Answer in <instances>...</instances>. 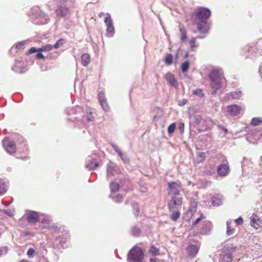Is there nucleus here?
I'll use <instances>...</instances> for the list:
<instances>
[{"mask_svg": "<svg viewBox=\"0 0 262 262\" xmlns=\"http://www.w3.org/2000/svg\"><path fill=\"white\" fill-rule=\"evenodd\" d=\"M211 16L210 10L205 7H198L191 14V21L193 25L197 27L198 30L201 34L207 33L209 26L207 20Z\"/></svg>", "mask_w": 262, "mask_h": 262, "instance_id": "nucleus-1", "label": "nucleus"}, {"mask_svg": "<svg viewBox=\"0 0 262 262\" xmlns=\"http://www.w3.org/2000/svg\"><path fill=\"white\" fill-rule=\"evenodd\" d=\"M182 204V197H171L170 200L168 201L167 206L169 211L171 212L170 218L172 221L176 222L180 218Z\"/></svg>", "mask_w": 262, "mask_h": 262, "instance_id": "nucleus-2", "label": "nucleus"}, {"mask_svg": "<svg viewBox=\"0 0 262 262\" xmlns=\"http://www.w3.org/2000/svg\"><path fill=\"white\" fill-rule=\"evenodd\" d=\"M144 257L143 251L136 246L130 250L127 255L128 259L134 262H142Z\"/></svg>", "mask_w": 262, "mask_h": 262, "instance_id": "nucleus-3", "label": "nucleus"}, {"mask_svg": "<svg viewBox=\"0 0 262 262\" xmlns=\"http://www.w3.org/2000/svg\"><path fill=\"white\" fill-rule=\"evenodd\" d=\"M181 189L182 183L180 181L170 182L167 183L168 194L171 197L179 195Z\"/></svg>", "mask_w": 262, "mask_h": 262, "instance_id": "nucleus-4", "label": "nucleus"}, {"mask_svg": "<svg viewBox=\"0 0 262 262\" xmlns=\"http://www.w3.org/2000/svg\"><path fill=\"white\" fill-rule=\"evenodd\" d=\"M234 247H224L219 255L220 262H231L233 260L232 253L235 251Z\"/></svg>", "mask_w": 262, "mask_h": 262, "instance_id": "nucleus-5", "label": "nucleus"}, {"mask_svg": "<svg viewBox=\"0 0 262 262\" xmlns=\"http://www.w3.org/2000/svg\"><path fill=\"white\" fill-rule=\"evenodd\" d=\"M3 145L8 153L12 154L16 152V148L15 143L13 140H11L10 138H5L3 140Z\"/></svg>", "mask_w": 262, "mask_h": 262, "instance_id": "nucleus-6", "label": "nucleus"}, {"mask_svg": "<svg viewBox=\"0 0 262 262\" xmlns=\"http://www.w3.org/2000/svg\"><path fill=\"white\" fill-rule=\"evenodd\" d=\"M98 96L99 101L103 110L106 112L108 111L110 109V107L105 98L104 93L100 92Z\"/></svg>", "mask_w": 262, "mask_h": 262, "instance_id": "nucleus-7", "label": "nucleus"}, {"mask_svg": "<svg viewBox=\"0 0 262 262\" xmlns=\"http://www.w3.org/2000/svg\"><path fill=\"white\" fill-rule=\"evenodd\" d=\"M230 171L229 166L226 164L219 165L217 167V172L219 176L225 177L227 176Z\"/></svg>", "mask_w": 262, "mask_h": 262, "instance_id": "nucleus-8", "label": "nucleus"}, {"mask_svg": "<svg viewBox=\"0 0 262 262\" xmlns=\"http://www.w3.org/2000/svg\"><path fill=\"white\" fill-rule=\"evenodd\" d=\"M228 113L233 116H235L240 114L242 108L236 104L228 105L227 107Z\"/></svg>", "mask_w": 262, "mask_h": 262, "instance_id": "nucleus-9", "label": "nucleus"}, {"mask_svg": "<svg viewBox=\"0 0 262 262\" xmlns=\"http://www.w3.org/2000/svg\"><path fill=\"white\" fill-rule=\"evenodd\" d=\"M199 249V247L196 245L190 244L187 246L186 250L189 256L191 257H194L198 253Z\"/></svg>", "mask_w": 262, "mask_h": 262, "instance_id": "nucleus-10", "label": "nucleus"}, {"mask_svg": "<svg viewBox=\"0 0 262 262\" xmlns=\"http://www.w3.org/2000/svg\"><path fill=\"white\" fill-rule=\"evenodd\" d=\"M165 79L167 83L173 87H176L178 85V81L176 79L173 74L170 72L166 74L165 76Z\"/></svg>", "mask_w": 262, "mask_h": 262, "instance_id": "nucleus-11", "label": "nucleus"}, {"mask_svg": "<svg viewBox=\"0 0 262 262\" xmlns=\"http://www.w3.org/2000/svg\"><path fill=\"white\" fill-rule=\"evenodd\" d=\"M37 52V54L36 55V57L37 59H44L45 57L43 55L42 53V51H40L39 49H37L35 47H31L28 51L26 52V55H29L30 54H31L32 53Z\"/></svg>", "mask_w": 262, "mask_h": 262, "instance_id": "nucleus-12", "label": "nucleus"}, {"mask_svg": "<svg viewBox=\"0 0 262 262\" xmlns=\"http://www.w3.org/2000/svg\"><path fill=\"white\" fill-rule=\"evenodd\" d=\"M261 224V221L256 215L253 214L251 217V225L255 229H258Z\"/></svg>", "mask_w": 262, "mask_h": 262, "instance_id": "nucleus-13", "label": "nucleus"}, {"mask_svg": "<svg viewBox=\"0 0 262 262\" xmlns=\"http://www.w3.org/2000/svg\"><path fill=\"white\" fill-rule=\"evenodd\" d=\"M38 219L39 215L35 211H31L27 214V220L29 223H35Z\"/></svg>", "mask_w": 262, "mask_h": 262, "instance_id": "nucleus-14", "label": "nucleus"}, {"mask_svg": "<svg viewBox=\"0 0 262 262\" xmlns=\"http://www.w3.org/2000/svg\"><path fill=\"white\" fill-rule=\"evenodd\" d=\"M68 12V9L65 6H61L56 10L57 16L62 17L65 16Z\"/></svg>", "mask_w": 262, "mask_h": 262, "instance_id": "nucleus-15", "label": "nucleus"}, {"mask_svg": "<svg viewBox=\"0 0 262 262\" xmlns=\"http://www.w3.org/2000/svg\"><path fill=\"white\" fill-rule=\"evenodd\" d=\"M211 86L212 89H213V91L212 92V94H215L216 93V91L221 89L222 88V83L221 80H215L213 81H211Z\"/></svg>", "mask_w": 262, "mask_h": 262, "instance_id": "nucleus-16", "label": "nucleus"}, {"mask_svg": "<svg viewBox=\"0 0 262 262\" xmlns=\"http://www.w3.org/2000/svg\"><path fill=\"white\" fill-rule=\"evenodd\" d=\"M209 78L211 81L221 80L220 72L217 70H213L209 74Z\"/></svg>", "mask_w": 262, "mask_h": 262, "instance_id": "nucleus-17", "label": "nucleus"}, {"mask_svg": "<svg viewBox=\"0 0 262 262\" xmlns=\"http://www.w3.org/2000/svg\"><path fill=\"white\" fill-rule=\"evenodd\" d=\"M203 37H196L191 38L189 41L190 48L191 51H195V49L198 47V45L196 43V40L197 38H203Z\"/></svg>", "mask_w": 262, "mask_h": 262, "instance_id": "nucleus-18", "label": "nucleus"}, {"mask_svg": "<svg viewBox=\"0 0 262 262\" xmlns=\"http://www.w3.org/2000/svg\"><path fill=\"white\" fill-rule=\"evenodd\" d=\"M81 61L83 66H87L90 62V55L87 53H83L81 56Z\"/></svg>", "mask_w": 262, "mask_h": 262, "instance_id": "nucleus-19", "label": "nucleus"}, {"mask_svg": "<svg viewBox=\"0 0 262 262\" xmlns=\"http://www.w3.org/2000/svg\"><path fill=\"white\" fill-rule=\"evenodd\" d=\"M99 166V163L96 160H92L89 164L86 165V168L90 170L96 169Z\"/></svg>", "mask_w": 262, "mask_h": 262, "instance_id": "nucleus-20", "label": "nucleus"}, {"mask_svg": "<svg viewBox=\"0 0 262 262\" xmlns=\"http://www.w3.org/2000/svg\"><path fill=\"white\" fill-rule=\"evenodd\" d=\"M148 253L151 254L153 256L160 255V252L159 248H157L155 245L151 246L148 250Z\"/></svg>", "mask_w": 262, "mask_h": 262, "instance_id": "nucleus-21", "label": "nucleus"}, {"mask_svg": "<svg viewBox=\"0 0 262 262\" xmlns=\"http://www.w3.org/2000/svg\"><path fill=\"white\" fill-rule=\"evenodd\" d=\"M110 188L112 192H117L119 190L120 185L116 182H112L110 184Z\"/></svg>", "mask_w": 262, "mask_h": 262, "instance_id": "nucleus-22", "label": "nucleus"}, {"mask_svg": "<svg viewBox=\"0 0 262 262\" xmlns=\"http://www.w3.org/2000/svg\"><path fill=\"white\" fill-rule=\"evenodd\" d=\"M179 30L181 34V40L183 41H185L187 38L186 30L185 28L183 26H180Z\"/></svg>", "mask_w": 262, "mask_h": 262, "instance_id": "nucleus-23", "label": "nucleus"}, {"mask_svg": "<svg viewBox=\"0 0 262 262\" xmlns=\"http://www.w3.org/2000/svg\"><path fill=\"white\" fill-rule=\"evenodd\" d=\"M115 174V168L111 165H107L106 167V175L108 178Z\"/></svg>", "mask_w": 262, "mask_h": 262, "instance_id": "nucleus-24", "label": "nucleus"}, {"mask_svg": "<svg viewBox=\"0 0 262 262\" xmlns=\"http://www.w3.org/2000/svg\"><path fill=\"white\" fill-rule=\"evenodd\" d=\"M212 204L213 206H218L222 204V199L219 196H213L212 198Z\"/></svg>", "mask_w": 262, "mask_h": 262, "instance_id": "nucleus-25", "label": "nucleus"}, {"mask_svg": "<svg viewBox=\"0 0 262 262\" xmlns=\"http://www.w3.org/2000/svg\"><path fill=\"white\" fill-rule=\"evenodd\" d=\"M173 56L171 54H167L165 58L164 62L166 65L169 66L172 63Z\"/></svg>", "mask_w": 262, "mask_h": 262, "instance_id": "nucleus-26", "label": "nucleus"}, {"mask_svg": "<svg viewBox=\"0 0 262 262\" xmlns=\"http://www.w3.org/2000/svg\"><path fill=\"white\" fill-rule=\"evenodd\" d=\"M227 224V231L226 233L228 235H232L234 232V229L230 226L231 222L228 221L226 222Z\"/></svg>", "mask_w": 262, "mask_h": 262, "instance_id": "nucleus-27", "label": "nucleus"}, {"mask_svg": "<svg viewBox=\"0 0 262 262\" xmlns=\"http://www.w3.org/2000/svg\"><path fill=\"white\" fill-rule=\"evenodd\" d=\"M190 63L188 60L185 61L181 64V70L183 73L187 72L189 68Z\"/></svg>", "mask_w": 262, "mask_h": 262, "instance_id": "nucleus-28", "label": "nucleus"}, {"mask_svg": "<svg viewBox=\"0 0 262 262\" xmlns=\"http://www.w3.org/2000/svg\"><path fill=\"white\" fill-rule=\"evenodd\" d=\"M262 123V118L255 117L251 120V124L253 126H257Z\"/></svg>", "mask_w": 262, "mask_h": 262, "instance_id": "nucleus-29", "label": "nucleus"}, {"mask_svg": "<svg viewBox=\"0 0 262 262\" xmlns=\"http://www.w3.org/2000/svg\"><path fill=\"white\" fill-rule=\"evenodd\" d=\"M206 219V216L203 214H201L200 216L196 219L193 223H192L191 227L194 228L201 221Z\"/></svg>", "mask_w": 262, "mask_h": 262, "instance_id": "nucleus-30", "label": "nucleus"}, {"mask_svg": "<svg viewBox=\"0 0 262 262\" xmlns=\"http://www.w3.org/2000/svg\"><path fill=\"white\" fill-rule=\"evenodd\" d=\"M65 40L64 39L61 38L56 41V42L53 46L55 49H58L62 46L65 43Z\"/></svg>", "mask_w": 262, "mask_h": 262, "instance_id": "nucleus-31", "label": "nucleus"}, {"mask_svg": "<svg viewBox=\"0 0 262 262\" xmlns=\"http://www.w3.org/2000/svg\"><path fill=\"white\" fill-rule=\"evenodd\" d=\"M53 48V47L51 45H47L39 49H40V51H42L43 52L50 51L52 50Z\"/></svg>", "mask_w": 262, "mask_h": 262, "instance_id": "nucleus-32", "label": "nucleus"}, {"mask_svg": "<svg viewBox=\"0 0 262 262\" xmlns=\"http://www.w3.org/2000/svg\"><path fill=\"white\" fill-rule=\"evenodd\" d=\"M104 23L106 26L113 25L112 19L111 17V15L109 13H106V16L104 19Z\"/></svg>", "mask_w": 262, "mask_h": 262, "instance_id": "nucleus-33", "label": "nucleus"}, {"mask_svg": "<svg viewBox=\"0 0 262 262\" xmlns=\"http://www.w3.org/2000/svg\"><path fill=\"white\" fill-rule=\"evenodd\" d=\"M229 95L233 99H238L241 97V92H232Z\"/></svg>", "mask_w": 262, "mask_h": 262, "instance_id": "nucleus-34", "label": "nucleus"}, {"mask_svg": "<svg viewBox=\"0 0 262 262\" xmlns=\"http://www.w3.org/2000/svg\"><path fill=\"white\" fill-rule=\"evenodd\" d=\"M175 129H176V123H172L168 127V129H167L168 133L169 134H171L174 132Z\"/></svg>", "mask_w": 262, "mask_h": 262, "instance_id": "nucleus-35", "label": "nucleus"}, {"mask_svg": "<svg viewBox=\"0 0 262 262\" xmlns=\"http://www.w3.org/2000/svg\"><path fill=\"white\" fill-rule=\"evenodd\" d=\"M115 29L113 25L107 26L106 32L110 34V35H112L114 33Z\"/></svg>", "mask_w": 262, "mask_h": 262, "instance_id": "nucleus-36", "label": "nucleus"}, {"mask_svg": "<svg viewBox=\"0 0 262 262\" xmlns=\"http://www.w3.org/2000/svg\"><path fill=\"white\" fill-rule=\"evenodd\" d=\"M194 95H198L201 97H203L204 95L203 93V91L201 89H198L194 91L193 92Z\"/></svg>", "mask_w": 262, "mask_h": 262, "instance_id": "nucleus-37", "label": "nucleus"}, {"mask_svg": "<svg viewBox=\"0 0 262 262\" xmlns=\"http://www.w3.org/2000/svg\"><path fill=\"white\" fill-rule=\"evenodd\" d=\"M6 185L0 182V195L5 193L6 192Z\"/></svg>", "mask_w": 262, "mask_h": 262, "instance_id": "nucleus-38", "label": "nucleus"}, {"mask_svg": "<svg viewBox=\"0 0 262 262\" xmlns=\"http://www.w3.org/2000/svg\"><path fill=\"white\" fill-rule=\"evenodd\" d=\"M123 199V196L122 195H121L120 194H118L114 198V200L116 203H120L122 201Z\"/></svg>", "mask_w": 262, "mask_h": 262, "instance_id": "nucleus-39", "label": "nucleus"}, {"mask_svg": "<svg viewBox=\"0 0 262 262\" xmlns=\"http://www.w3.org/2000/svg\"><path fill=\"white\" fill-rule=\"evenodd\" d=\"M35 253V250L33 248H30L29 249L27 252V255L30 257H32Z\"/></svg>", "mask_w": 262, "mask_h": 262, "instance_id": "nucleus-40", "label": "nucleus"}, {"mask_svg": "<svg viewBox=\"0 0 262 262\" xmlns=\"http://www.w3.org/2000/svg\"><path fill=\"white\" fill-rule=\"evenodd\" d=\"M113 148L114 149V150L119 154V155H120V156L121 157V159L123 160V154L121 152V150H120V149L119 148V147H118V146L115 145H113Z\"/></svg>", "mask_w": 262, "mask_h": 262, "instance_id": "nucleus-41", "label": "nucleus"}, {"mask_svg": "<svg viewBox=\"0 0 262 262\" xmlns=\"http://www.w3.org/2000/svg\"><path fill=\"white\" fill-rule=\"evenodd\" d=\"M187 102V100L185 99H182L178 102V105L179 106H183L186 104Z\"/></svg>", "mask_w": 262, "mask_h": 262, "instance_id": "nucleus-42", "label": "nucleus"}, {"mask_svg": "<svg viewBox=\"0 0 262 262\" xmlns=\"http://www.w3.org/2000/svg\"><path fill=\"white\" fill-rule=\"evenodd\" d=\"M235 221L237 225H242L243 223V220L241 217H238Z\"/></svg>", "mask_w": 262, "mask_h": 262, "instance_id": "nucleus-43", "label": "nucleus"}, {"mask_svg": "<svg viewBox=\"0 0 262 262\" xmlns=\"http://www.w3.org/2000/svg\"><path fill=\"white\" fill-rule=\"evenodd\" d=\"M149 261L150 262H161L160 260L158 259V258H151L149 260Z\"/></svg>", "mask_w": 262, "mask_h": 262, "instance_id": "nucleus-44", "label": "nucleus"}, {"mask_svg": "<svg viewBox=\"0 0 262 262\" xmlns=\"http://www.w3.org/2000/svg\"><path fill=\"white\" fill-rule=\"evenodd\" d=\"M87 120L89 121H93L94 120V117L93 116L88 117H87Z\"/></svg>", "mask_w": 262, "mask_h": 262, "instance_id": "nucleus-45", "label": "nucleus"}, {"mask_svg": "<svg viewBox=\"0 0 262 262\" xmlns=\"http://www.w3.org/2000/svg\"><path fill=\"white\" fill-rule=\"evenodd\" d=\"M87 114H89L90 115H92L93 112L91 111V109L89 108L88 110L86 111Z\"/></svg>", "mask_w": 262, "mask_h": 262, "instance_id": "nucleus-46", "label": "nucleus"}, {"mask_svg": "<svg viewBox=\"0 0 262 262\" xmlns=\"http://www.w3.org/2000/svg\"><path fill=\"white\" fill-rule=\"evenodd\" d=\"M42 223H47V224H49V221L47 219H44V220H42Z\"/></svg>", "mask_w": 262, "mask_h": 262, "instance_id": "nucleus-47", "label": "nucleus"}, {"mask_svg": "<svg viewBox=\"0 0 262 262\" xmlns=\"http://www.w3.org/2000/svg\"><path fill=\"white\" fill-rule=\"evenodd\" d=\"M24 42H20V43H19L17 46H16V47L17 48H20L21 46H23V45H24Z\"/></svg>", "mask_w": 262, "mask_h": 262, "instance_id": "nucleus-48", "label": "nucleus"}, {"mask_svg": "<svg viewBox=\"0 0 262 262\" xmlns=\"http://www.w3.org/2000/svg\"><path fill=\"white\" fill-rule=\"evenodd\" d=\"M5 212L7 214H8V215H11V211H10V210H7L5 211Z\"/></svg>", "mask_w": 262, "mask_h": 262, "instance_id": "nucleus-49", "label": "nucleus"}, {"mask_svg": "<svg viewBox=\"0 0 262 262\" xmlns=\"http://www.w3.org/2000/svg\"><path fill=\"white\" fill-rule=\"evenodd\" d=\"M200 156L202 158H204L205 157V154L204 152H202V153H201Z\"/></svg>", "mask_w": 262, "mask_h": 262, "instance_id": "nucleus-50", "label": "nucleus"}, {"mask_svg": "<svg viewBox=\"0 0 262 262\" xmlns=\"http://www.w3.org/2000/svg\"><path fill=\"white\" fill-rule=\"evenodd\" d=\"M137 213L139 212V209L138 208H137Z\"/></svg>", "mask_w": 262, "mask_h": 262, "instance_id": "nucleus-51", "label": "nucleus"}, {"mask_svg": "<svg viewBox=\"0 0 262 262\" xmlns=\"http://www.w3.org/2000/svg\"><path fill=\"white\" fill-rule=\"evenodd\" d=\"M2 253V251L0 249V255H1Z\"/></svg>", "mask_w": 262, "mask_h": 262, "instance_id": "nucleus-52", "label": "nucleus"}, {"mask_svg": "<svg viewBox=\"0 0 262 262\" xmlns=\"http://www.w3.org/2000/svg\"><path fill=\"white\" fill-rule=\"evenodd\" d=\"M182 127H184V125L182 126V127L180 126V128H182Z\"/></svg>", "mask_w": 262, "mask_h": 262, "instance_id": "nucleus-53", "label": "nucleus"}, {"mask_svg": "<svg viewBox=\"0 0 262 262\" xmlns=\"http://www.w3.org/2000/svg\"><path fill=\"white\" fill-rule=\"evenodd\" d=\"M182 127H184V125L182 126V127L180 126V128H182Z\"/></svg>", "mask_w": 262, "mask_h": 262, "instance_id": "nucleus-54", "label": "nucleus"}, {"mask_svg": "<svg viewBox=\"0 0 262 262\" xmlns=\"http://www.w3.org/2000/svg\"><path fill=\"white\" fill-rule=\"evenodd\" d=\"M182 127H184V125L182 126V127L180 126V128H182Z\"/></svg>", "mask_w": 262, "mask_h": 262, "instance_id": "nucleus-55", "label": "nucleus"}, {"mask_svg": "<svg viewBox=\"0 0 262 262\" xmlns=\"http://www.w3.org/2000/svg\"><path fill=\"white\" fill-rule=\"evenodd\" d=\"M1 235V232L0 231V235Z\"/></svg>", "mask_w": 262, "mask_h": 262, "instance_id": "nucleus-56", "label": "nucleus"}]
</instances>
